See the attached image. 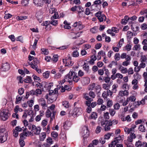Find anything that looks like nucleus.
Returning <instances> with one entry per match:
<instances>
[{
	"label": "nucleus",
	"instance_id": "obj_62",
	"mask_svg": "<svg viewBox=\"0 0 147 147\" xmlns=\"http://www.w3.org/2000/svg\"><path fill=\"white\" fill-rule=\"evenodd\" d=\"M33 79L34 80V81L36 82H38L40 80V78L36 75H33Z\"/></svg>",
	"mask_w": 147,
	"mask_h": 147
},
{
	"label": "nucleus",
	"instance_id": "obj_12",
	"mask_svg": "<svg viewBox=\"0 0 147 147\" xmlns=\"http://www.w3.org/2000/svg\"><path fill=\"white\" fill-rule=\"evenodd\" d=\"M118 94L120 95V96L124 97L123 96H128L129 95V92L128 91L126 90H125L124 91L120 90L119 91Z\"/></svg>",
	"mask_w": 147,
	"mask_h": 147
},
{
	"label": "nucleus",
	"instance_id": "obj_41",
	"mask_svg": "<svg viewBox=\"0 0 147 147\" xmlns=\"http://www.w3.org/2000/svg\"><path fill=\"white\" fill-rule=\"evenodd\" d=\"M95 89L97 92V94H98L100 92L101 88L100 86L97 85L95 87Z\"/></svg>",
	"mask_w": 147,
	"mask_h": 147
},
{
	"label": "nucleus",
	"instance_id": "obj_37",
	"mask_svg": "<svg viewBox=\"0 0 147 147\" xmlns=\"http://www.w3.org/2000/svg\"><path fill=\"white\" fill-rule=\"evenodd\" d=\"M62 105L66 108H68L69 106V102L66 101H64L62 102Z\"/></svg>",
	"mask_w": 147,
	"mask_h": 147
},
{
	"label": "nucleus",
	"instance_id": "obj_60",
	"mask_svg": "<svg viewBox=\"0 0 147 147\" xmlns=\"http://www.w3.org/2000/svg\"><path fill=\"white\" fill-rule=\"evenodd\" d=\"M24 92V89L22 88H20L18 90V93L20 95H22Z\"/></svg>",
	"mask_w": 147,
	"mask_h": 147
},
{
	"label": "nucleus",
	"instance_id": "obj_29",
	"mask_svg": "<svg viewBox=\"0 0 147 147\" xmlns=\"http://www.w3.org/2000/svg\"><path fill=\"white\" fill-rule=\"evenodd\" d=\"M46 83L44 82H43L41 83H38V85H39V88L41 89L43 91L44 88L45 87V85Z\"/></svg>",
	"mask_w": 147,
	"mask_h": 147
},
{
	"label": "nucleus",
	"instance_id": "obj_56",
	"mask_svg": "<svg viewBox=\"0 0 147 147\" xmlns=\"http://www.w3.org/2000/svg\"><path fill=\"white\" fill-rule=\"evenodd\" d=\"M115 111L113 109H110L109 113L110 115L112 116H113L115 113Z\"/></svg>",
	"mask_w": 147,
	"mask_h": 147
},
{
	"label": "nucleus",
	"instance_id": "obj_30",
	"mask_svg": "<svg viewBox=\"0 0 147 147\" xmlns=\"http://www.w3.org/2000/svg\"><path fill=\"white\" fill-rule=\"evenodd\" d=\"M83 68L87 73H90L89 67L88 65H84Z\"/></svg>",
	"mask_w": 147,
	"mask_h": 147
},
{
	"label": "nucleus",
	"instance_id": "obj_14",
	"mask_svg": "<svg viewBox=\"0 0 147 147\" xmlns=\"http://www.w3.org/2000/svg\"><path fill=\"white\" fill-rule=\"evenodd\" d=\"M121 119V120L123 121H126L128 122H129L131 120V118L129 115H127L126 117H125L123 115L122 116Z\"/></svg>",
	"mask_w": 147,
	"mask_h": 147
},
{
	"label": "nucleus",
	"instance_id": "obj_50",
	"mask_svg": "<svg viewBox=\"0 0 147 147\" xmlns=\"http://www.w3.org/2000/svg\"><path fill=\"white\" fill-rule=\"evenodd\" d=\"M72 56L74 57H77L79 56V53L77 50H75L73 51Z\"/></svg>",
	"mask_w": 147,
	"mask_h": 147
},
{
	"label": "nucleus",
	"instance_id": "obj_52",
	"mask_svg": "<svg viewBox=\"0 0 147 147\" xmlns=\"http://www.w3.org/2000/svg\"><path fill=\"white\" fill-rule=\"evenodd\" d=\"M108 123V121L107 120H103L101 122L102 126L103 127H105Z\"/></svg>",
	"mask_w": 147,
	"mask_h": 147
},
{
	"label": "nucleus",
	"instance_id": "obj_64",
	"mask_svg": "<svg viewBox=\"0 0 147 147\" xmlns=\"http://www.w3.org/2000/svg\"><path fill=\"white\" fill-rule=\"evenodd\" d=\"M115 141H113L110 144H109V147H115V146L116 145Z\"/></svg>",
	"mask_w": 147,
	"mask_h": 147
},
{
	"label": "nucleus",
	"instance_id": "obj_7",
	"mask_svg": "<svg viewBox=\"0 0 147 147\" xmlns=\"http://www.w3.org/2000/svg\"><path fill=\"white\" fill-rule=\"evenodd\" d=\"M45 2V0H33V3L37 7H42Z\"/></svg>",
	"mask_w": 147,
	"mask_h": 147
},
{
	"label": "nucleus",
	"instance_id": "obj_40",
	"mask_svg": "<svg viewBox=\"0 0 147 147\" xmlns=\"http://www.w3.org/2000/svg\"><path fill=\"white\" fill-rule=\"evenodd\" d=\"M98 30V27H94L90 29V31L92 33H94L97 32Z\"/></svg>",
	"mask_w": 147,
	"mask_h": 147
},
{
	"label": "nucleus",
	"instance_id": "obj_55",
	"mask_svg": "<svg viewBox=\"0 0 147 147\" xmlns=\"http://www.w3.org/2000/svg\"><path fill=\"white\" fill-rule=\"evenodd\" d=\"M103 79L105 82L107 83H109L110 82L111 80V78L109 76H107V77H105Z\"/></svg>",
	"mask_w": 147,
	"mask_h": 147
},
{
	"label": "nucleus",
	"instance_id": "obj_44",
	"mask_svg": "<svg viewBox=\"0 0 147 147\" xmlns=\"http://www.w3.org/2000/svg\"><path fill=\"white\" fill-rule=\"evenodd\" d=\"M116 61L119 60L121 58V57L119 53H116L114 57Z\"/></svg>",
	"mask_w": 147,
	"mask_h": 147
},
{
	"label": "nucleus",
	"instance_id": "obj_42",
	"mask_svg": "<svg viewBox=\"0 0 147 147\" xmlns=\"http://www.w3.org/2000/svg\"><path fill=\"white\" fill-rule=\"evenodd\" d=\"M133 49L134 50H139L141 49L140 45V44H136L134 46Z\"/></svg>",
	"mask_w": 147,
	"mask_h": 147
},
{
	"label": "nucleus",
	"instance_id": "obj_21",
	"mask_svg": "<svg viewBox=\"0 0 147 147\" xmlns=\"http://www.w3.org/2000/svg\"><path fill=\"white\" fill-rule=\"evenodd\" d=\"M128 16H124V18L122 19L121 21V23L125 25L127 24L129 20H127Z\"/></svg>",
	"mask_w": 147,
	"mask_h": 147
},
{
	"label": "nucleus",
	"instance_id": "obj_28",
	"mask_svg": "<svg viewBox=\"0 0 147 147\" xmlns=\"http://www.w3.org/2000/svg\"><path fill=\"white\" fill-rule=\"evenodd\" d=\"M23 98V96L22 97H20L18 95L17 96L16 98L15 103L16 104L18 103L20 101H21Z\"/></svg>",
	"mask_w": 147,
	"mask_h": 147
},
{
	"label": "nucleus",
	"instance_id": "obj_46",
	"mask_svg": "<svg viewBox=\"0 0 147 147\" xmlns=\"http://www.w3.org/2000/svg\"><path fill=\"white\" fill-rule=\"evenodd\" d=\"M39 63V61L36 58H35L34 59L33 61L32 62H31V63H29V64H32V63L33 64L35 65H37Z\"/></svg>",
	"mask_w": 147,
	"mask_h": 147
},
{
	"label": "nucleus",
	"instance_id": "obj_5",
	"mask_svg": "<svg viewBox=\"0 0 147 147\" xmlns=\"http://www.w3.org/2000/svg\"><path fill=\"white\" fill-rule=\"evenodd\" d=\"M83 97L85 99L87 100L85 102V104L86 105H89V103L93 101V99L92 98H90L88 95L87 94L84 93L83 95Z\"/></svg>",
	"mask_w": 147,
	"mask_h": 147
},
{
	"label": "nucleus",
	"instance_id": "obj_26",
	"mask_svg": "<svg viewBox=\"0 0 147 147\" xmlns=\"http://www.w3.org/2000/svg\"><path fill=\"white\" fill-rule=\"evenodd\" d=\"M80 79L79 77L78 76L77 74L75 73V75L73 78L72 81H73L75 82H77Z\"/></svg>",
	"mask_w": 147,
	"mask_h": 147
},
{
	"label": "nucleus",
	"instance_id": "obj_63",
	"mask_svg": "<svg viewBox=\"0 0 147 147\" xmlns=\"http://www.w3.org/2000/svg\"><path fill=\"white\" fill-rule=\"evenodd\" d=\"M147 28V24L146 23H143L141 25V29L143 30H146Z\"/></svg>",
	"mask_w": 147,
	"mask_h": 147
},
{
	"label": "nucleus",
	"instance_id": "obj_39",
	"mask_svg": "<svg viewBox=\"0 0 147 147\" xmlns=\"http://www.w3.org/2000/svg\"><path fill=\"white\" fill-rule=\"evenodd\" d=\"M42 53L45 55L48 54L49 52L47 49L45 48H42L41 49Z\"/></svg>",
	"mask_w": 147,
	"mask_h": 147
},
{
	"label": "nucleus",
	"instance_id": "obj_11",
	"mask_svg": "<svg viewBox=\"0 0 147 147\" xmlns=\"http://www.w3.org/2000/svg\"><path fill=\"white\" fill-rule=\"evenodd\" d=\"M10 68V66L9 64L7 62H6L5 63H3L2 66V68L3 70L4 71H6L8 70Z\"/></svg>",
	"mask_w": 147,
	"mask_h": 147
},
{
	"label": "nucleus",
	"instance_id": "obj_19",
	"mask_svg": "<svg viewBox=\"0 0 147 147\" xmlns=\"http://www.w3.org/2000/svg\"><path fill=\"white\" fill-rule=\"evenodd\" d=\"M140 61L141 62H147V56L145 55H141L140 56Z\"/></svg>",
	"mask_w": 147,
	"mask_h": 147
},
{
	"label": "nucleus",
	"instance_id": "obj_34",
	"mask_svg": "<svg viewBox=\"0 0 147 147\" xmlns=\"http://www.w3.org/2000/svg\"><path fill=\"white\" fill-rule=\"evenodd\" d=\"M50 72L49 71H47L43 74V76L45 78H47L49 77Z\"/></svg>",
	"mask_w": 147,
	"mask_h": 147
},
{
	"label": "nucleus",
	"instance_id": "obj_2",
	"mask_svg": "<svg viewBox=\"0 0 147 147\" xmlns=\"http://www.w3.org/2000/svg\"><path fill=\"white\" fill-rule=\"evenodd\" d=\"M7 137V134L5 129L2 128L0 129V142L3 143L5 141Z\"/></svg>",
	"mask_w": 147,
	"mask_h": 147
},
{
	"label": "nucleus",
	"instance_id": "obj_25",
	"mask_svg": "<svg viewBox=\"0 0 147 147\" xmlns=\"http://www.w3.org/2000/svg\"><path fill=\"white\" fill-rule=\"evenodd\" d=\"M119 69L123 74H126L127 71V69L123 66H121L119 68Z\"/></svg>",
	"mask_w": 147,
	"mask_h": 147
},
{
	"label": "nucleus",
	"instance_id": "obj_38",
	"mask_svg": "<svg viewBox=\"0 0 147 147\" xmlns=\"http://www.w3.org/2000/svg\"><path fill=\"white\" fill-rule=\"evenodd\" d=\"M77 9L78 10V13L79 15L80 13L82 12H84V9L82 7L79 6H77Z\"/></svg>",
	"mask_w": 147,
	"mask_h": 147
},
{
	"label": "nucleus",
	"instance_id": "obj_13",
	"mask_svg": "<svg viewBox=\"0 0 147 147\" xmlns=\"http://www.w3.org/2000/svg\"><path fill=\"white\" fill-rule=\"evenodd\" d=\"M22 134L21 135L19 140V144L21 147H23L25 145V142L24 141V140L25 139L24 137L22 136Z\"/></svg>",
	"mask_w": 147,
	"mask_h": 147
},
{
	"label": "nucleus",
	"instance_id": "obj_47",
	"mask_svg": "<svg viewBox=\"0 0 147 147\" xmlns=\"http://www.w3.org/2000/svg\"><path fill=\"white\" fill-rule=\"evenodd\" d=\"M112 133H108L107 134L105 135L104 136V138L105 139H109L110 138V136H111Z\"/></svg>",
	"mask_w": 147,
	"mask_h": 147
},
{
	"label": "nucleus",
	"instance_id": "obj_10",
	"mask_svg": "<svg viewBox=\"0 0 147 147\" xmlns=\"http://www.w3.org/2000/svg\"><path fill=\"white\" fill-rule=\"evenodd\" d=\"M39 104L41 105L43 109H46V108L47 107L46 104V102L45 100L43 98H41L38 100Z\"/></svg>",
	"mask_w": 147,
	"mask_h": 147
},
{
	"label": "nucleus",
	"instance_id": "obj_51",
	"mask_svg": "<svg viewBox=\"0 0 147 147\" xmlns=\"http://www.w3.org/2000/svg\"><path fill=\"white\" fill-rule=\"evenodd\" d=\"M58 55H53L52 58V60L55 63L57 62L58 60Z\"/></svg>",
	"mask_w": 147,
	"mask_h": 147
},
{
	"label": "nucleus",
	"instance_id": "obj_53",
	"mask_svg": "<svg viewBox=\"0 0 147 147\" xmlns=\"http://www.w3.org/2000/svg\"><path fill=\"white\" fill-rule=\"evenodd\" d=\"M127 35L128 38H130L133 36V34L132 32L129 31L127 32Z\"/></svg>",
	"mask_w": 147,
	"mask_h": 147
},
{
	"label": "nucleus",
	"instance_id": "obj_31",
	"mask_svg": "<svg viewBox=\"0 0 147 147\" xmlns=\"http://www.w3.org/2000/svg\"><path fill=\"white\" fill-rule=\"evenodd\" d=\"M106 18V16L104 14H102V16L98 18V20L100 22H102L104 20H105Z\"/></svg>",
	"mask_w": 147,
	"mask_h": 147
},
{
	"label": "nucleus",
	"instance_id": "obj_8",
	"mask_svg": "<svg viewBox=\"0 0 147 147\" xmlns=\"http://www.w3.org/2000/svg\"><path fill=\"white\" fill-rule=\"evenodd\" d=\"M68 58L65 60L63 59V62H65L66 65L69 66H71L73 64V62L71 61V58L70 57L69 55H68Z\"/></svg>",
	"mask_w": 147,
	"mask_h": 147
},
{
	"label": "nucleus",
	"instance_id": "obj_1",
	"mask_svg": "<svg viewBox=\"0 0 147 147\" xmlns=\"http://www.w3.org/2000/svg\"><path fill=\"white\" fill-rule=\"evenodd\" d=\"M82 111V109L80 107H75L74 110L72 111L70 110L68 113L69 117H71L72 116L74 117H76L80 115Z\"/></svg>",
	"mask_w": 147,
	"mask_h": 147
},
{
	"label": "nucleus",
	"instance_id": "obj_57",
	"mask_svg": "<svg viewBox=\"0 0 147 147\" xmlns=\"http://www.w3.org/2000/svg\"><path fill=\"white\" fill-rule=\"evenodd\" d=\"M29 65H30V66L33 69L35 70L36 71L37 70V69L38 68V66L37 65H35L33 64L32 63V64H29Z\"/></svg>",
	"mask_w": 147,
	"mask_h": 147
},
{
	"label": "nucleus",
	"instance_id": "obj_9",
	"mask_svg": "<svg viewBox=\"0 0 147 147\" xmlns=\"http://www.w3.org/2000/svg\"><path fill=\"white\" fill-rule=\"evenodd\" d=\"M81 82L83 85L88 84L90 82V79L87 77L82 78L81 79Z\"/></svg>",
	"mask_w": 147,
	"mask_h": 147
},
{
	"label": "nucleus",
	"instance_id": "obj_33",
	"mask_svg": "<svg viewBox=\"0 0 147 147\" xmlns=\"http://www.w3.org/2000/svg\"><path fill=\"white\" fill-rule=\"evenodd\" d=\"M27 16H18L16 18V19L18 20H23L26 19L27 18Z\"/></svg>",
	"mask_w": 147,
	"mask_h": 147
},
{
	"label": "nucleus",
	"instance_id": "obj_54",
	"mask_svg": "<svg viewBox=\"0 0 147 147\" xmlns=\"http://www.w3.org/2000/svg\"><path fill=\"white\" fill-rule=\"evenodd\" d=\"M120 106V105L118 103H116L114 105V109L116 110H118L119 109Z\"/></svg>",
	"mask_w": 147,
	"mask_h": 147
},
{
	"label": "nucleus",
	"instance_id": "obj_59",
	"mask_svg": "<svg viewBox=\"0 0 147 147\" xmlns=\"http://www.w3.org/2000/svg\"><path fill=\"white\" fill-rule=\"evenodd\" d=\"M129 75L132 74H134V72L133 68L130 67L127 70V71Z\"/></svg>",
	"mask_w": 147,
	"mask_h": 147
},
{
	"label": "nucleus",
	"instance_id": "obj_58",
	"mask_svg": "<svg viewBox=\"0 0 147 147\" xmlns=\"http://www.w3.org/2000/svg\"><path fill=\"white\" fill-rule=\"evenodd\" d=\"M51 112L50 111L49 109H47L46 113V115L47 117H49L51 116Z\"/></svg>",
	"mask_w": 147,
	"mask_h": 147
},
{
	"label": "nucleus",
	"instance_id": "obj_15",
	"mask_svg": "<svg viewBox=\"0 0 147 147\" xmlns=\"http://www.w3.org/2000/svg\"><path fill=\"white\" fill-rule=\"evenodd\" d=\"M124 99H125L124 97L120 96L119 94H118L116 97L117 100L119 103L123 102Z\"/></svg>",
	"mask_w": 147,
	"mask_h": 147
},
{
	"label": "nucleus",
	"instance_id": "obj_49",
	"mask_svg": "<svg viewBox=\"0 0 147 147\" xmlns=\"http://www.w3.org/2000/svg\"><path fill=\"white\" fill-rule=\"evenodd\" d=\"M124 42L123 38H122L120 40L119 42V45H117L118 47L120 48Z\"/></svg>",
	"mask_w": 147,
	"mask_h": 147
},
{
	"label": "nucleus",
	"instance_id": "obj_32",
	"mask_svg": "<svg viewBox=\"0 0 147 147\" xmlns=\"http://www.w3.org/2000/svg\"><path fill=\"white\" fill-rule=\"evenodd\" d=\"M42 90L39 88L36 89L35 90V93L36 96H38V94H42Z\"/></svg>",
	"mask_w": 147,
	"mask_h": 147
},
{
	"label": "nucleus",
	"instance_id": "obj_22",
	"mask_svg": "<svg viewBox=\"0 0 147 147\" xmlns=\"http://www.w3.org/2000/svg\"><path fill=\"white\" fill-rule=\"evenodd\" d=\"M118 87V85L117 84H114L112 86V92L113 93H116L117 90V88Z\"/></svg>",
	"mask_w": 147,
	"mask_h": 147
},
{
	"label": "nucleus",
	"instance_id": "obj_23",
	"mask_svg": "<svg viewBox=\"0 0 147 147\" xmlns=\"http://www.w3.org/2000/svg\"><path fill=\"white\" fill-rule=\"evenodd\" d=\"M42 14V9H40L37 11L36 13V15L37 18H38L40 17H41V16Z\"/></svg>",
	"mask_w": 147,
	"mask_h": 147
},
{
	"label": "nucleus",
	"instance_id": "obj_3",
	"mask_svg": "<svg viewBox=\"0 0 147 147\" xmlns=\"http://www.w3.org/2000/svg\"><path fill=\"white\" fill-rule=\"evenodd\" d=\"M76 72L73 71H70L69 73L65 77V81L68 82L69 83L72 82V80Z\"/></svg>",
	"mask_w": 147,
	"mask_h": 147
},
{
	"label": "nucleus",
	"instance_id": "obj_20",
	"mask_svg": "<svg viewBox=\"0 0 147 147\" xmlns=\"http://www.w3.org/2000/svg\"><path fill=\"white\" fill-rule=\"evenodd\" d=\"M71 125V123L69 121H66L64 123L63 127L65 129H67L68 127H70Z\"/></svg>",
	"mask_w": 147,
	"mask_h": 147
},
{
	"label": "nucleus",
	"instance_id": "obj_4",
	"mask_svg": "<svg viewBox=\"0 0 147 147\" xmlns=\"http://www.w3.org/2000/svg\"><path fill=\"white\" fill-rule=\"evenodd\" d=\"M10 115L7 110H3L0 113V116L1 119L5 121L7 119Z\"/></svg>",
	"mask_w": 147,
	"mask_h": 147
},
{
	"label": "nucleus",
	"instance_id": "obj_16",
	"mask_svg": "<svg viewBox=\"0 0 147 147\" xmlns=\"http://www.w3.org/2000/svg\"><path fill=\"white\" fill-rule=\"evenodd\" d=\"M97 113L95 112H93L91 113L89 117V118L91 119L95 120L97 118Z\"/></svg>",
	"mask_w": 147,
	"mask_h": 147
},
{
	"label": "nucleus",
	"instance_id": "obj_18",
	"mask_svg": "<svg viewBox=\"0 0 147 147\" xmlns=\"http://www.w3.org/2000/svg\"><path fill=\"white\" fill-rule=\"evenodd\" d=\"M127 101L129 102L130 101L131 102H134L136 100V98L135 96L133 95L130 96L129 97L127 98Z\"/></svg>",
	"mask_w": 147,
	"mask_h": 147
},
{
	"label": "nucleus",
	"instance_id": "obj_43",
	"mask_svg": "<svg viewBox=\"0 0 147 147\" xmlns=\"http://www.w3.org/2000/svg\"><path fill=\"white\" fill-rule=\"evenodd\" d=\"M30 0H22L21 3L23 6H26L28 4Z\"/></svg>",
	"mask_w": 147,
	"mask_h": 147
},
{
	"label": "nucleus",
	"instance_id": "obj_35",
	"mask_svg": "<svg viewBox=\"0 0 147 147\" xmlns=\"http://www.w3.org/2000/svg\"><path fill=\"white\" fill-rule=\"evenodd\" d=\"M31 78L30 76H28L24 80V81L25 82L27 83H30L32 82Z\"/></svg>",
	"mask_w": 147,
	"mask_h": 147
},
{
	"label": "nucleus",
	"instance_id": "obj_48",
	"mask_svg": "<svg viewBox=\"0 0 147 147\" xmlns=\"http://www.w3.org/2000/svg\"><path fill=\"white\" fill-rule=\"evenodd\" d=\"M58 91L57 89H55L54 91V94H53V96H55V98H54V99H57V98L58 95L57 93H58Z\"/></svg>",
	"mask_w": 147,
	"mask_h": 147
},
{
	"label": "nucleus",
	"instance_id": "obj_27",
	"mask_svg": "<svg viewBox=\"0 0 147 147\" xmlns=\"http://www.w3.org/2000/svg\"><path fill=\"white\" fill-rule=\"evenodd\" d=\"M46 135L45 132L41 133L40 135V140L41 141H43L45 138Z\"/></svg>",
	"mask_w": 147,
	"mask_h": 147
},
{
	"label": "nucleus",
	"instance_id": "obj_45",
	"mask_svg": "<svg viewBox=\"0 0 147 147\" xmlns=\"http://www.w3.org/2000/svg\"><path fill=\"white\" fill-rule=\"evenodd\" d=\"M51 21L50 22V24L52 25L55 26H56L58 24V21L56 20H51Z\"/></svg>",
	"mask_w": 147,
	"mask_h": 147
},
{
	"label": "nucleus",
	"instance_id": "obj_6",
	"mask_svg": "<svg viewBox=\"0 0 147 147\" xmlns=\"http://www.w3.org/2000/svg\"><path fill=\"white\" fill-rule=\"evenodd\" d=\"M32 131L34 134L38 135L40 134L41 128L40 127H36L35 125H32Z\"/></svg>",
	"mask_w": 147,
	"mask_h": 147
},
{
	"label": "nucleus",
	"instance_id": "obj_36",
	"mask_svg": "<svg viewBox=\"0 0 147 147\" xmlns=\"http://www.w3.org/2000/svg\"><path fill=\"white\" fill-rule=\"evenodd\" d=\"M59 16L57 12H55L54 13V15L51 18V20H53V19H57L59 18Z\"/></svg>",
	"mask_w": 147,
	"mask_h": 147
},
{
	"label": "nucleus",
	"instance_id": "obj_17",
	"mask_svg": "<svg viewBox=\"0 0 147 147\" xmlns=\"http://www.w3.org/2000/svg\"><path fill=\"white\" fill-rule=\"evenodd\" d=\"M83 129L84 130L83 134H84V136L86 135V137H87L88 136L89 132L87 126H85L84 127Z\"/></svg>",
	"mask_w": 147,
	"mask_h": 147
},
{
	"label": "nucleus",
	"instance_id": "obj_61",
	"mask_svg": "<svg viewBox=\"0 0 147 147\" xmlns=\"http://www.w3.org/2000/svg\"><path fill=\"white\" fill-rule=\"evenodd\" d=\"M89 95L93 98H94L96 96L95 93L93 91L90 92L89 93Z\"/></svg>",
	"mask_w": 147,
	"mask_h": 147
},
{
	"label": "nucleus",
	"instance_id": "obj_24",
	"mask_svg": "<svg viewBox=\"0 0 147 147\" xmlns=\"http://www.w3.org/2000/svg\"><path fill=\"white\" fill-rule=\"evenodd\" d=\"M138 129L140 131L142 132H144L146 131V129L145 126L142 124L139 125Z\"/></svg>",
	"mask_w": 147,
	"mask_h": 147
}]
</instances>
